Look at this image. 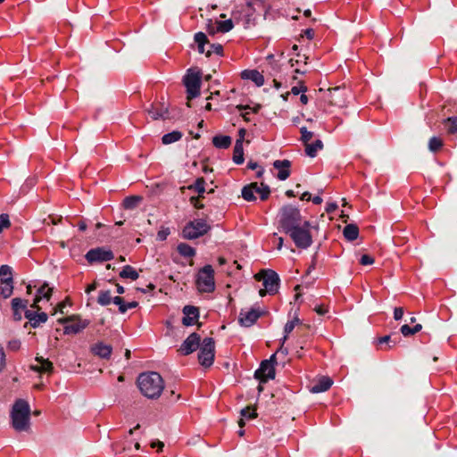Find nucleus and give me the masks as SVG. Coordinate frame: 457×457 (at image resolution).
<instances>
[{
  "mask_svg": "<svg viewBox=\"0 0 457 457\" xmlns=\"http://www.w3.org/2000/svg\"><path fill=\"white\" fill-rule=\"evenodd\" d=\"M137 384L141 394L149 399H157L164 389L163 379L155 371L141 373Z\"/></svg>",
  "mask_w": 457,
  "mask_h": 457,
  "instance_id": "1",
  "label": "nucleus"
},
{
  "mask_svg": "<svg viewBox=\"0 0 457 457\" xmlns=\"http://www.w3.org/2000/svg\"><path fill=\"white\" fill-rule=\"evenodd\" d=\"M278 229L285 234L307 221L301 214L299 208L292 204L283 205L278 213Z\"/></svg>",
  "mask_w": 457,
  "mask_h": 457,
  "instance_id": "2",
  "label": "nucleus"
},
{
  "mask_svg": "<svg viewBox=\"0 0 457 457\" xmlns=\"http://www.w3.org/2000/svg\"><path fill=\"white\" fill-rule=\"evenodd\" d=\"M10 417L14 430L22 432L30 428V407L26 400L18 399L14 402Z\"/></svg>",
  "mask_w": 457,
  "mask_h": 457,
  "instance_id": "3",
  "label": "nucleus"
},
{
  "mask_svg": "<svg viewBox=\"0 0 457 457\" xmlns=\"http://www.w3.org/2000/svg\"><path fill=\"white\" fill-rule=\"evenodd\" d=\"M183 85L186 87L187 99L188 101L199 96L202 85V71L195 68L188 69L183 77Z\"/></svg>",
  "mask_w": 457,
  "mask_h": 457,
  "instance_id": "4",
  "label": "nucleus"
},
{
  "mask_svg": "<svg viewBox=\"0 0 457 457\" xmlns=\"http://www.w3.org/2000/svg\"><path fill=\"white\" fill-rule=\"evenodd\" d=\"M312 225L309 220L304 221L302 225L295 227L293 228L288 235L295 245L300 249H307L312 245V236L311 234L310 228Z\"/></svg>",
  "mask_w": 457,
  "mask_h": 457,
  "instance_id": "5",
  "label": "nucleus"
},
{
  "mask_svg": "<svg viewBox=\"0 0 457 457\" xmlns=\"http://www.w3.org/2000/svg\"><path fill=\"white\" fill-rule=\"evenodd\" d=\"M212 227L204 219H195L188 221L182 229V237L185 239L194 240L206 235Z\"/></svg>",
  "mask_w": 457,
  "mask_h": 457,
  "instance_id": "6",
  "label": "nucleus"
},
{
  "mask_svg": "<svg viewBox=\"0 0 457 457\" xmlns=\"http://www.w3.org/2000/svg\"><path fill=\"white\" fill-rule=\"evenodd\" d=\"M195 282L200 292H213L215 290V279L212 266L206 264L201 268L197 273Z\"/></svg>",
  "mask_w": 457,
  "mask_h": 457,
  "instance_id": "7",
  "label": "nucleus"
},
{
  "mask_svg": "<svg viewBox=\"0 0 457 457\" xmlns=\"http://www.w3.org/2000/svg\"><path fill=\"white\" fill-rule=\"evenodd\" d=\"M198 361L204 368L213 364L215 356V342L212 337H205L199 346Z\"/></svg>",
  "mask_w": 457,
  "mask_h": 457,
  "instance_id": "8",
  "label": "nucleus"
},
{
  "mask_svg": "<svg viewBox=\"0 0 457 457\" xmlns=\"http://www.w3.org/2000/svg\"><path fill=\"white\" fill-rule=\"evenodd\" d=\"M58 322L65 325L63 328L65 335L79 334L90 324L89 320H82L78 314L59 319Z\"/></svg>",
  "mask_w": 457,
  "mask_h": 457,
  "instance_id": "9",
  "label": "nucleus"
},
{
  "mask_svg": "<svg viewBox=\"0 0 457 457\" xmlns=\"http://www.w3.org/2000/svg\"><path fill=\"white\" fill-rule=\"evenodd\" d=\"M86 260L90 263L104 262L111 261L114 258V253L112 250L104 247H96L90 249L85 255Z\"/></svg>",
  "mask_w": 457,
  "mask_h": 457,
  "instance_id": "10",
  "label": "nucleus"
},
{
  "mask_svg": "<svg viewBox=\"0 0 457 457\" xmlns=\"http://www.w3.org/2000/svg\"><path fill=\"white\" fill-rule=\"evenodd\" d=\"M201 345V337L196 332L191 333L181 344L179 352L187 356L194 353Z\"/></svg>",
  "mask_w": 457,
  "mask_h": 457,
  "instance_id": "11",
  "label": "nucleus"
},
{
  "mask_svg": "<svg viewBox=\"0 0 457 457\" xmlns=\"http://www.w3.org/2000/svg\"><path fill=\"white\" fill-rule=\"evenodd\" d=\"M184 317L182 318V324L186 327H190L195 324L198 328L202 327V323L198 321L200 316V311L198 307L194 305H185L182 309Z\"/></svg>",
  "mask_w": 457,
  "mask_h": 457,
  "instance_id": "12",
  "label": "nucleus"
},
{
  "mask_svg": "<svg viewBox=\"0 0 457 457\" xmlns=\"http://www.w3.org/2000/svg\"><path fill=\"white\" fill-rule=\"evenodd\" d=\"M275 367L270 364L268 361H262L260 367L254 371V378L260 383H266L269 379L275 378Z\"/></svg>",
  "mask_w": 457,
  "mask_h": 457,
  "instance_id": "13",
  "label": "nucleus"
},
{
  "mask_svg": "<svg viewBox=\"0 0 457 457\" xmlns=\"http://www.w3.org/2000/svg\"><path fill=\"white\" fill-rule=\"evenodd\" d=\"M279 277L278 273L272 270H264L263 286L270 295H275L279 287Z\"/></svg>",
  "mask_w": 457,
  "mask_h": 457,
  "instance_id": "14",
  "label": "nucleus"
},
{
  "mask_svg": "<svg viewBox=\"0 0 457 457\" xmlns=\"http://www.w3.org/2000/svg\"><path fill=\"white\" fill-rule=\"evenodd\" d=\"M263 312L259 309L252 308L248 312L241 310L238 317V322L242 327L249 328L253 326L256 320L262 316Z\"/></svg>",
  "mask_w": 457,
  "mask_h": 457,
  "instance_id": "15",
  "label": "nucleus"
},
{
  "mask_svg": "<svg viewBox=\"0 0 457 457\" xmlns=\"http://www.w3.org/2000/svg\"><path fill=\"white\" fill-rule=\"evenodd\" d=\"M28 300H24L19 297H15L12 299L11 305L12 310V317L13 320L16 321H21L22 319L21 312L23 311L25 312V310L28 306Z\"/></svg>",
  "mask_w": 457,
  "mask_h": 457,
  "instance_id": "16",
  "label": "nucleus"
},
{
  "mask_svg": "<svg viewBox=\"0 0 457 457\" xmlns=\"http://www.w3.org/2000/svg\"><path fill=\"white\" fill-rule=\"evenodd\" d=\"M25 318L32 328H37L41 323L46 322L48 315L46 312H38L31 310H25Z\"/></svg>",
  "mask_w": 457,
  "mask_h": 457,
  "instance_id": "17",
  "label": "nucleus"
},
{
  "mask_svg": "<svg viewBox=\"0 0 457 457\" xmlns=\"http://www.w3.org/2000/svg\"><path fill=\"white\" fill-rule=\"evenodd\" d=\"M273 167L278 170L277 178L279 180H286L287 178H289L291 173L289 170V168L291 167V162L289 160H276L273 162Z\"/></svg>",
  "mask_w": 457,
  "mask_h": 457,
  "instance_id": "18",
  "label": "nucleus"
},
{
  "mask_svg": "<svg viewBox=\"0 0 457 457\" xmlns=\"http://www.w3.org/2000/svg\"><path fill=\"white\" fill-rule=\"evenodd\" d=\"M91 352L94 355L108 360L111 357L112 347L103 342H97L91 346Z\"/></svg>",
  "mask_w": 457,
  "mask_h": 457,
  "instance_id": "19",
  "label": "nucleus"
},
{
  "mask_svg": "<svg viewBox=\"0 0 457 457\" xmlns=\"http://www.w3.org/2000/svg\"><path fill=\"white\" fill-rule=\"evenodd\" d=\"M241 78L252 80L257 87L264 84V77L257 70H245L241 72Z\"/></svg>",
  "mask_w": 457,
  "mask_h": 457,
  "instance_id": "20",
  "label": "nucleus"
},
{
  "mask_svg": "<svg viewBox=\"0 0 457 457\" xmlns=\"http://www.w3.org/2000/svg\"><path fill=\"white\" fill-rule=\"evenodd\" d=\"M36 361L39 365L32 366L31 369L37 372H46L48 374H52L54 372V365L53 362L49 361V359H45L42 356H37Z\"/></svg>",
  "mask_w": 457,
  "mask_h": 457,
  "instance_id": "21",
  "label": "nucleus"
},
{
  "mask_svg": "<svg viewBox=\"0 0 457 457\" xmlns=\"http://www.w3.org/2000/svg\"><path fill=\"white\" fill-rule=\"evenodd\" d=\"M145 112H147L148 114L151 115V117L154 120H158V119L165 120V119L169 118L168 107H165L163 104H162L161 107H159V108H156L154 104H151L148 108H145Z\"/></svg>",
  "mask_w": 457,
  "mask_h": 457,
  "instance_id": "22",
  "label": "nucleus"
},
{
  "mask_svg": "<svg viewBox=\"0 0 457 457\" xmlns=\"http://www.w3.org/2000/svg\"><path fill=\"white\" fill-rule=\"evenodd\" d=\"M333 380L329 377H321L311 387V392L314 394L325 392L330 388Z\"/></svg>",
  "mask_w": 457,
  "mask_h": 457,
  "instance_id": "23",
  "label": "nucleus"
},
{
  "mask_svg": "<svg viewBox=\"0 0 457 457\" xmlns=\"http://www.w3.org/2000/svg\"><path fill=\"white\" fill-rule=\"evenodd\" d=\"M259 191V186L257 182L250 183L245 187H243L241 195L242 197L248 202L255 201L256 196L254 195V192Z\"/></svg>",
  "mask_w": 457,
  "mask_h": 457,
  "instance_id": "24",
  "label": "nucleus"
},
{
  "mask_svg": "<svg viewBox=\"0 0 457 457\" xmlns=\"http://www.w3.org/2000/svg\"><path fill=\"white\" fill-rule=\"evenodd\" d=\"M205 183H206L205 179L203 177H201V178L196 179L195 183H193L187 187H181V190H185V189L194 190L198 193V195L196 197H204V194L206 192L205 187H204Z\"/></svg>",
  "mask_w": 457,
  "mask_h": 457,
  "instance_id": "25",
  "label": "nucleus"
},
{
  "mask_svg": "<svg viewBox=\"0 0 457 457\" xmlns=\"http://www.w3.org/2000/svg\"><path fill=\"white\" fill-rule=\"evenodd\" d=\"M232 138L226 135H217L212 137V144L216 148L228 149L231 145Z\"/></svg>",
  "mask_w": 457,
  "mask_h": 457,
  "instance_id": "26",
  "label": "nucleus"
},
{
  "mask_svg": "<svg viewBox=\"0 0 457 457\" xmlns=\"http://www.w3.org/2000/svg\"><path fill=\"white\" fill-rule=\"evenodd\" d=\"M343 235L348 241H354L359 237V228L356 224H347L343 230Z\"/></svg>",
  "mask_w": 457,
  "mask_h": 457,
  "instance_id": "27",
  "label": "nucleus"
},
{
  "mask_svg": "<svg viewBox=\"0 0 457 457\" xmlns=\"http://www.w3.org/2000/svg\"><path fill=\"white\" fill-rule=\"evenodd\" d=\"M232 160L236 164H242L245 161L244 147L240 140H236Z\"/></svg>",
  "mask_w": 457,
  "mask_h": 457,
  "instance_id": "28",
  "label": "nucleus"
},
{
  "mask_svg": "<svg viewBox=\"0 0 457 457\" xmlns=\"http://www.w3.org/2000/svg\"><path fill=\"white\" fill-rule=\"evenodd\" d=\"M142 200L143 197L140 195L127 196L122 202V206L126 210H134L139 205Z\"/></svg>",
  "mask_w": 457,
  "mask_h": 457,
  "instance_id": "29",
  "label": "nucleus"
},
{
  "mask_svg": "<svg viewBox=\"0 0 457 457\" xmlns=\"http://www.w3.org/2000/svg\"><path fill=\"white\" fill-rule=\"evenodd\" d=\"M4 287H0V294L4 298H9L13 293V278L7 277L3 280Z\"/></svg>",
  "mask_w": 457,
  "mask_h": 457,
  "instance_id": "30",
  "label": "nucleus"
},
{
  "mask_svg": "<svg viewBox=\"0 0 457 457\" xmlns=\"http://www.w3.org/2000/svg\"><path fill=\"white\" fill-rule=\"evenodd\" d=\"M177 251L181 256L186 258L194 257L196 253L195 249L187 243H179L177 246Z\"/></svg>",
  "mask_w": 457,
  "mask_h": 457,
  "instance_id": "31",
  "label": "nucleus"
},
{
  "mask_svg": "<svg viewBox=\"0 0 457 457\" xmlns=\"http://www.w3.org/2000/svg\"><path fill=\"white\" fill-rule=\"evenodd\" d=\"M323 148V143L320 139H317L312 144L305 145V153L309 157H315L317 155L318 150H321Z\"/></svg>",
  "mask_w": 457,
  "mask_h": 457,
  "instance_id": "32",
  "label": "nucleus"
},
{
  "mask_svg": "<svg viewBox=\"0 0 457 457\" xmlns=\"http://www.w3.org/2000/svg\"><path fill=\"white\" fill-rule=\"evenodd\" d=\"M120 277L122 278L136 280L138 278L139 274L134 267L130 265H125L120 272Z\"/></svg>",
  "mask_w": 457,
  "mask_h": 457,
  "instance_id": "33",
  "label": "nucleus"
},
{
  "mask_svg": "<svg viewBox=\"0 0 457 457\" xmlns=\"http://www.w3.org/2000/svg\"><path fill=\"white\" fill-rule=\"evenodd\" d=\"M443 124L448 134L454 135L457 133V116H451L445 119Z\"/></svg>",
  "mask_w": 457,
  "mask_h": 457,
  "instance_id": "34",
  "label": "nucleus"
},
{
  "mask_svg": "<svg viewBox=\"0 0 457 457\" xmlns=\"http://www.w3.org/2000/svg\"><path fill=\"white\" fill-rule=\"evenodd\" d=\"M195 42L197 44V50L200 54L204 53V46L206 44H209V39L205 33L197 32L194 36Z\"/></svg>",
  "mask_w": 457,
  "mask_h": 457,
  "instance_id": "35",
  "label": "nucleus"
},
{
  "mask_svg": "<svg viewBox=\"0 0 457 457\" xmlns=\"http://www.w3.org/2000/svg\"><path fill=\"white\" fill-rule=\"evenodd\" d=\"M182 133L179 130H173L170 133L164 134L162 137L163 145H170L181 139Z\"/></svg>",
  "mask_w": 457,
  "mask_h": 457,
  "instance_id": "36",
  "label": "nucleus"
},
{
  "mask_svg": "<svg viewBox=\"0 0 457 457\" xmlns=\"http://www.w3.org/2000/svg\"><path fill=\"white\" fill-rule=\"evenodd\" d=\"M96 301L98 304L107 306L111 303H113V297H112L110 290H101L99 291Z\"/></svg>",
  "mask_w": 457,
  "mask_h": 457,
  "instance_id": "37",
  "label": "nucleus"
},
{
  "mask_svg": "<svg viewBox=\"0 0 457 457\" xmlns=\"http://www.w3.org/2000/svg\"><path fill=\"white\" fill-rule=\"evenodd\" d=\"M302 321L301 320L295 316L292 320H289L286 323L285 327H284V337L283 338L281 339L282 340V344H284L286 342V340L287 339V337L288 335L293 331V329L295 328V327L298 324H301Z\"/></svg>",
  "mask_w": 457,
  "mask_h": 457,
  "instance_id": "38",
  "label": "nucleus"
},
{
  "mask_svg": "<svg viewBox=\"0 0 457 457\" xmlns=\"http://www.w3.org/2000/svg\"><path fill=\"white\" fill-rule=\"evenodd\" d=\"M422 329L421 324H416L414 327L411 328L409 325L404 324L401 327L400 331L404 337L412 336Z\"/></svg>",
  "mask_w": 457,
  "mask_h": 457,
  "instance_id": "39",
  "label": "nucleus"
},
{
  "mask_svg": "<svg viewBox=\"0 0 457 457\" xmlns=\"http://www.w3.org/2000/svg\"><path fill=\"white\" fill-rule=\"evenodd\" d=\"M216 23H217V30H219V32H221V33H227V32L230 31L234 27V23L231 19L222 21H217Z\"/></svg>",
  "mask_w": 457,
  "mask_h": 457,
  "instance_id": "40",
  "label": "nucleus"
},
{
  "mask_svg": "<svg viewBox=\"0 0 457 457\" xmlns=\"http://www.w3.org/2000/svg\"><path fill=\"white\" fill-rule=\"evenodd\" d=\"M396 340H393L390 335L380 337L377 339L378 345H381L383 344L386 345L385 350L391 349L396 345Z\"/></svg>",
  "mask_w": 457,
  "mask_h": 457,
  "instance_id": "41",
  "label": "nucleus"
},
{
  "mask_svg": "<svg viewBox=\"0 0 457 457\" xmlns=\"http://www.w3.org/2000/svg\"><path fill=\"white\" fill-rule=\"evenodd\" d=\"M443 146V141L437 137H432L428 141V149L436 153L439 151Z\"/></svg>",
  "mask_w": 457,
  "mask_h": 457,
  "instance_id": "42",
  "label": "nucleus"
},
{
  "mask_svg": "<svg viewBox=\"0 0 457 457\" xmlns=\"http://www.w3.org/2000/svg\"><path fill=\"white\" fill-rule=\"evenodd\" d=\"M240 414L243 418L247 420H253L257 417L256 409L252 406H246L245 408L242 409Z\"/></svg>",
  "mask_w": 457,
  "mask_h": 457,
  "instance_id": "43",
  "label": "nucleus"
},
{
  "mask_svg": "<svg viewBox=\"0 0 457 457\" xmlns=\"http://www.w3.org/2000/svg\"><path fill=\"white\" fill-rule=\"evenodd\" d=\"M7 277L13 278L12 269L7 264H3L0 266V283L3 284V280L7 278Z\"/></svg>",
  "mask_w": 457,
  "mask_h": 457,
  "instance_id": "44",
  "label": "nucleus"
},
{
  "mask_svg": "<svg viewBox=\"0 0 457 457\" xmlns=\"http://www.w3.org/2000/svg\"><path fill=\"white\" fill-rule=\"evenodd\" d=\"M254 193H258L261 200L265 201L270 195V188L268 185L262 183V187H259V191H255Z\"/></svg>",
  "mask_w": 457,
  "mask_h": 457,
  "instance_id": "45",
  "label": "nucleus"
},
{
  "mask_svg": "<svg viewBox=\"0 0 457 457\" xmlns=\"http://www.w3.org/2000/svg\"><path fill=\"white\" fill-rule=\"evenodd\" d=\"M113 303L119 306V312L120 313H125L128 311L127 303H125L123 297L114 296Z\"/></svg>",
  "mask_w": 457,
  "mask_h": 457,
  "instance_id": "46",
  "label": "nucleus"
},
{
  "mask_svg": "<svg viewBox=\"0 0 457 457\" xmlns=\"http://www.w3.org/2000/svg\"><path fill=\"white\" fill-rule=\"evenodd\" d=\"M211 50L205 53L207 57L212 55V53H215L218 55H223V46L220 44H211Z\"/></svg>",
  "mask_w": 457,
  "mask_h": 457,
  "instance_id": "47",
  "label": "nucleus"
},
{
  "mask_svg": "<svg viewBox=\"0 0 457 457\" xmlns=\"http://www.w3.org/2000/svg\"><path fill=\"white\" fill-rule=\"evenodd\" d=\"M301 132V140L304 145L308 144V142L312 139L313 137V133L307 130L306 127H302L300 129Z\"/></svg>",
  "mask_w": 457,
  "mask_h": 457,
  "instance_id": "48",
  "label": "nucleus"
},
{
  "mask_svg": "<svg viewBox=\"0 0 457 457\" xmlns=\"http://www.w3.org/2000/svg\"><path fill=\"white\" fill-rule=\"evenodd\" d=\"M11 227V221L9 219V215L6 213H2L0 215V233L4 230V228H8Z\"/></svg>",
  "mask_w": 457,
  "mask_h": 457,
  "instance_id": "49",
  "label": "nucleus"
},
{
  "mask_svg": "<svg viewBox=\"0 0 457 457\" xmlns=\"http://www.w3.org/2000/svg\"><path fill=\"white\" fill-rule=\"evenodd\" d=\"M307 91V87L303 84V81L299 83V86H295L291 88V92L293 95L297 96L300 93H305Z\"/></svg>",
  "mask_w": 457,
  "mask_h": 457,
  "instance_id": "50",
  "label": "nucleus"
},
{
  "mask_svg": "<svg viewBox=\"0 0 457 457\" xmlns=\"http://www.w3.org/2000/svg\"><path fill=\"white\" fill-rule=\"evenodd\" d=\"M170 231L169 228H162L157 233V239L160 241H164L167 239V237L170 235Z\"/></svg>",
  "mask_w": 457,
  "mask_h": 457,
  "instance_id": "51",
  "label": "nucleus"
},
{
  "mask_svg": "<svg viewBox=\"0 0 457 457\" xmlns=\"http://www.w3.org/2000/svg\"><path fill=\"white\" fill-rule=\"evenodd\" d=\"M204 197L191 196L189 199V202L195 208L203 209L204 207V204L200 203V199H204Z\"/></svg>",
  "mask_w": 457,
  "mask_h": 457,
  "instance_id": "52",
  "label": "nucleus"
},
{
  "mask_svg": "<svg viewBox=\"0 0 457 457\" xmlns=\"http://www.w3.org/2000/svg\"><path fill=\"white\" fill-rule=\"evenodd\" d=\"M361 265H370L374 263V258L369 254H363L360 259Z\"/></svg>",
  "mask_w": 457,
  "mask_h": 457,
  "instance_id": "53",
  "label": "nucleus"
},
{
  "mask_svg": "<svg viewBox=\"0 0 457 457\" xmlns=\"http://www.w3.org/2000/svg\"><path fill=\"white\" fill-rule=\"evenodd\" d=\"M206 31L209 35H215L219 30H217V27L213 24L212 20H208V23L206 24Z\"/></svg>",
  "mask_w": 457,
  "mask_h": 457,
  "instance_id": "54",
  "label": "nucleus"
},
{
  "mask_svg": "<svg viewBox=\"0 0 457 457\" xmlns=\"http://www.w3.org/2000/svg\"><path fill=\"white\" fill-rule=\"evenodd\" d=\"M237 108L238 110H240V111L246 110V109H251L253 112L258 113L259 111L261 110L262 106H261V104H257L254 107L251 108L249 105L238 104L237 106Z\"/></svg>",
  "mask_w": 457,
  "mask_h": 457,
  "instance_id": "55",
  "label": "nucleus"
},
{
  "mask_svg": "<svg viewBox=\"0 0 457 457\" xmlns=\"http://www.w3.org/2000/svg\"><path fill=\"white\" fill-rule=\"evenodd\" d=\"M20 347H21V341L18 339L11 340L8 343V349H10L12 351H17L20 349Z\"/></svg>",
  "mask_w": 457,
  "mask_h": 457,
  "instance_id": "56",
  "label": "nucleus"
},
{
  "mask_svg": "<svg viewBox=\"0 0 457 457\" xmlns=\"http://www.w3.org/2000/svg\"><path fill=\"white\" fill-rule=\"evenodd\" d=\"M403 307H395V310H394V319L395 320H402L403 316Z\"/></svg>",
  "mask_w": 457,
  "mask_h": 457,
  "instance_id": "57",
  "label": "nucleus"
},
{
  "mask_svg": "<svg viewBox=\"0 0 457 457\" xmlns=\"http://www.w3.org/2000/svg\"><path fill=\"white\" fill-rule=\"evenodd\" d=\"M317 253H315L312 256V263L308 267L305 275L308 276L316 267V259H317Z\"/></svg>",
  "mask_w": 457,
  "mask_h": 457,
  "instance_id": "58",
  "label": "nucleus"
},
{
  "mask_svg": "<svg viewBox=\"0 0 457 457\" xmlns=\"http://www.w3.org/2000/svg\"><path fill=\"white\" fill-rule=\"evenodd\" d=\"M338 206L336 203H328L325 208V211L328 213H333L336 210H337Z\"/></svg>",
  "mask_w": 457,
  "mask_h": 457,
  "instance_id": "59",
  "label": "nucleus"
},
{
  "mask_svg": "<svg viewBox=\"0 0 457 457\" xmlns=\"http://www.w3.org/2000/svg\"><path fill=\"white\" fill-rule=\"evenodd\" d=\"M151 447L152 448H158V452L162 451V448L164 447V444L162 441L154 440L151 442Z\"/></svg>",
  "mask_w": 457,
  "mask_h": 457,
  "instance_id": "60",
  "label": "nucleus"
},
{
  "mask_svg": "<svg viewBox=\"0 0 457 457\" xmlns=\"http://www.w3.org/2000/svg\"><path fill=\"white\" fill-rule=\"evenodd\" d=\"M314 311L319 314V315H324L326 314L328 310L326 306L324 305H318L314 308Z\"/></svg>",
  "mask_w": 457,
  "mask_h": 457,
  "instance_id": "61",
  "label": "nucleus"
},
{
  "mask_svg": "<svg viewBox=\"0 0 457 457\" xmlns=\"http://www.w3.org/2000/svg\"><path fill=\"white\" fill-rule=\"evenodd\" d=\"M303 35L310 40L314 37V30L312 29H306L303 30Z\"/></svg>",
  "mask_w": 457,
  "mask_h": 457,
  "instance_id": "62",
  "label": "nucleus"
},
{
  "mask_svg": "<svg viewBox=\"0 0 457 457\" xmlns=\"http://www.w3.org/2000/svg\"><path fill=\"white\" fill-rule=\"evenodd\" d=\"M67 304H70V299L66 298L63 302H61L58 304V309L61 313H63V309L66 307Z\"/></svg>",
  "mask_w": 457,
  "mask_h": 457,
  "instance_id": "63",
  "label": "nucleus"
},
{
  "mask_svg": "<svg viewBox=\"0 0 457 457\" xmlns=\"http://www.w3.org/2000/svg\"><path fill=\"white\" fill-rule=\"evenodd\" d=\"M258 168H260V166H259V164L256 162H254L253 160H250L247 162V169L253 170H256Z\"/></svg>",
  "mask_w": 457,
  "mask_h": 457,
  "instance_id": "64",
  "label": "nucleus"
}]
</instances>
